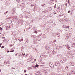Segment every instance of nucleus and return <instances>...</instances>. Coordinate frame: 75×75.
<instances>
[{"label": "nucleus", "mask_w": 75, "mask_h": 75, "mask_svg": "<svg viewBox=\"0 0 75 75\" xmlns=\"http://www.w3.org/2000/svg\"><path fill=\"white\" fill-rule=\"evenodd\" d=\"M67 48L68 50H70V47H69L68 45H67Z\"/></svg>", "instance_id": "1"}, {"label": "nucleus", "mask_w": 75, "mask_h": 75, "mask_svg": "<svg viewBox=\"0 0 75 75\" xmlns=\"http://www.w3.org/2000/svg\"><path fill=\"white\" fill-rule=\"evenodd\" d=\"M48 10H49L48 11H51V10H52V8L50 7H49L48 8Z\"/></svg>", "instance_id": "2"}, {"label": "nucleus", "mask_w": 75, "mask_h": 75, "mask_svg": "<svg viewBox=\"0 0 75 75\" xmlns=\"http://www.w3.org/2000/svg\"><path fill=\"white\" fill-rule=\"evenodd\" d=\"M38 67H39V65H38V64H36V65L34 66V68H36V67H37V68H38Z\"/></svg>", "instance_id": "3"}, {"label": "nucleus", "mask_w": 75, "mask_h": 75, "mask_svg": "<svg viewBox=\"0 0 75 75\" xmlns=\"http://www.w3.org/2000/svg\"><path fill=\"white\" fill-rule=\"evenodd\" d=\"M13 18H14L13 20H15L17 18L16 17H13Z\"/></svg>", "instance_id": "4"}, {"label": "nucleus", "mask_w": 75, "mask_h": 75, "mask_svg": "<svg viewBox=\"0 0 75 75\" xmlns=\"http://www.w3.org/2000/svg\"><path fill=\"white\" fill-rule=\"evenodd\" d=\"M23 41V39H21L20 40H19V41L20 42H21V41Z\"/></svg>", "instance_id": "5"}, {"label": "nucleus", "mask_w": 75, "mask_h": 75, "mask_svg": "<svg viewBox=\"0 0 75 75\" xmlns=\"http://www.w3.org/2000/svg\"><path fill=\"white\" fill-rule=\"evenodd\" d=\"M0 30H1V31H2L3 30V28H1V27H0Z\"/></svg>", "instance_id": "6"}, {"label": "nucleus", "mask_w": 75, "mask_h": 75, "mask_svg": "<svg viewBox=\"0 0 75 75\" xmlns=\"http://www.w3.org/2000/svg\"><path fill=\"white\" fill-rule=\"evenodd\" d=\"M72 66H74L75 65V64L74 63H73L71 64Z\"/></svg>", "instance_id": "7"}, {"label": "nucleus", "mask_w": 75, "mask_h": 75, "mask_svg": "<svg viewBox=\"0 0 75 75\" xmlns=\"http://www.w3.org/2000/svg\"><path fill=\"white\" fill-rule=\"evenodd\" d=\"M34 33H35L36 34H37V33H38V32H37V31H35Z\"/></svg>", "instance_id": "8"}, {"label": "nucleus", "mask_w": 75, "mask_h": 75, "mask_svg": "<svg viewBox=\"0 0 75 75\" xmlns=\"http://www.w3.org/2000/svg\"><path fill=\"white\" fill-rule=\"evenodd\" d=\"M14 50H11L10 51V52H14Z\"/></svg>", "instance_id": "9"}, {"label": "nucleus", "mask_w": 75, "mask_h": 75, "mask_svg": "<svg viewBox=\"0 0 75 75\" xmlns=\"http://www.w3.org/2000/svg\"><path fill=\"white\" fill-rule=\"evenodd\" d=\"M7 13H8V11H6V13H5V14H7Z\"/></svg>", "instance_id": "10"}, {"label": "nucleus", "mask_w": 75, "mask_h": 75, "mask_svg": "<svg viewBox=\"0 0 75 75\" xmlns=\"http://www.w3.org/2000/svg\"><path fill=\"white\" fill-rule=\"evenodd\" d=\"M22 55H23V56H24V55H25V53H24V54L22 53Z\"/></svg>", "instance_id": "11"}, {"label": "nucleus", "mask_w": 75, "mask_h": 75, "mask_svg": "<svg viewBox=\"0 0 75 75\" xmlns=\"http://www.w3.org/2000/svg\"><path fill=\"white\" fill-rule=\"evenodd\" d=\"M24 72H27V70L25 69V70H24Z\"/></svg>", "instance_id": "12"}, {"label": "nucleus", "mask_w": 75, "mask_h": 75, "mask_svg": "<svg viewBox=\"0 0 75 75\" xmlns=\"http://www.w3.org/2000/svg\"><path fill=\"white\" fill-rule=\"evenodd\" d=\"M4 48V46H2L1 47V48Z\"/></svg>", "instance_id": "13"}, {"label": "nucleus", "mask_w": 75, "mask_h": 75, "mask_svg": "<svg viewBox=\"0 0 75 75\" xmlns=\"http://www.w3.org/2000/svg\"><path fill=\"white\" fill-rule=\"evenodd\" d=\"M70 13V11L69 10L68 11V13Z\"/></svg>", "instance_id": "14"}, {"label": "nucleus", "mask_w": 75, "mask_h": 75, "mask_svg": "<svg viewBox=\"0 0 75 75\" xmlns=\"http://www.w3.org/2000/svg\"><path fill=\"white\" fill-rule=\"evenodd\" d=\"M18 54V53H17L16 54H15V56H17V55Z\"/></svg>", "instance_id": "15"}, {"label": "nucleus", "mask_w": 75, "mask_h": 75, "mask_svg": "<svg viewBox=\"0 0 75 75\" xmlns=\"http://www.w3.org/2000/svg\"><path fill=\"white\" fill-rule=\"evenodd\" d=\"M10 52L9 51H8L7 52L8 53V52Z\"/></svg>", "instance_id": "16"}, {"label": "nucleus", "mask_w": 75, "mask_h": 75, "mask_svg": "<svg viewBox=\"0 0 75 75\" xmlns=\"http://www.w3.org/2000/svg\"><path fill=\"white\" fill-rule=\"evenodd\" d=\"M10 18H11L9 17L8 18V19H10Z\"/></svg>", "instance_id": "17"}, {"label": "nucleus", "mask_w": 75, "mask_h": 75, "mask_svg": "<svg viewBox=\"0 0 75 75\" xmlns=\"http://www.w3.org/2000/svg\"><path fill=\"white\" fill-rule=\"evenodd\" d=\"M42 7H44V4L42 5Z\"/></svg>", "instance_id": "18"}, {"label": "nucleus", "mask_w": 75, "mask_h": 75, "mask_svg": "<svg viewBox=\"0 0 75 75\" xmlns=\"http://www.w3.org/2000/svg\"><path fill=\"white\" fill-rule=\"evenodd\" d=\"M67 28H69V26H68L67 27Z\"/></svg>", "instance_id": "19"}, {"label": "nucleus", "mask_w": 75, "mask_h": 75, "mask_svg": "<svg viewBox=\"0 0 75 75\" xmlns=\"http://www.w3.org/2000/svg\"><path fill=\"white\" fill-rule=\"evenodd\" d=\"M2 43H1V44H0V45H2Z\"/></svg>", "instance_id": "20"}, {"label": "nucleus", "mask_w": 75, "mask_h": 75, "mask_svg": "<svg viewBox=\"0 0 75 75\" xmlns=\"http://www.w3.org/2000/svg\"><path fill=\"white\" fill-rule=\"evenodd\" d=\"M36 60H37V59H35L34 60L35 61H36Z\"/></svg>", "instance_id": "21"}, {"label": "nucleus", "mask_w": 75, "mask_h": 75, "mask_svg": "<svg viewBox=\"0 0 75 75\" xmlns=\"http://www.w3.org/2000/svg\"><path fill=\"white\" fill-rule=\"evenodd\" d=\"M53 41L54 42H55V41H56V40H55V41Z\"/></svg>", "instance_id": "22"}, {"label": "nucleus", "mask_w": 75, "mask_h": 75, "mask_svg": "<svg viewBox=\"0 0 75 75\" xmlns=\"http://www.w3.org/2000/svg\"><path fill=\"white\" fill-rule=\"evenodd\" d=\"M1 23H0V26H1Z\"/></svg>", "instance_id": "23"}, {"label": "nucleus", "mask_w": 75, "mask_h": 75, "mask_svg": "<svg viewBox=\"0 0 75 75\" xmlns=\"http://www.w3.org/2000/svg\"><path fill=\"white\" fill-rule=\"evenodd\" d=\"M34 65H32V67H34Z\"/></svg>", "instance_id": "24"}, {"label": "nucleus", "mask_w": 75, "mask_h": 75, "mask_svg": "<svg viewBox=\"0 0 75 75\" xmlns=\"http://www.w3.org/2000/svg\"><path fill=\"white\" fill-rule=\"evenodd\" d=\"M9 66H10V65H8V67H9Z\"/></svg>", "instance_id": "25"}, {"label": "nucleus", "mask_w": 75, "mask_h": 75, "mask_svg": "<svg viewBox=\"0 0 75 75\" xmlns=\"http://www.w3.org/2000/svg\"><path fill=\"white\" fill-rule=\"evenodd\" d=\"M70 0H68V1L69 2V1Z\"/></svg>", "instance_id": "26"}, {"label": "nucleus", "mask_w": 75, "mask_h": 75, "mask_svg": "<svg viewBox=\"0 0 75 75\" xmlns=\"http://www.w3.org/2000/svg\"><path fill=\"white\" fill-rule=\"evenodd\" d=\"M0 72H1V70H0Z\"/></svg>", "instance_id": "27"}, {"label": "nucleus", "mask_w": 75, "mask_h": 75, "mask_svg": "<svg viewBox=\"0 0 75 75\" xmlns=\"http://www.w3.org/2000/svg\"><path fill=\"white\" fill-rule=\"evenodd\" d=\"M25 75H27V74H25Z\"/></svg>", "instance_id": "28"}, {"label": "nucleus", "mask_w": 75, "mask_h": 75, "mask_svg": "<svg viewBox=\"0 0 75 75\" xmlns=\"http://www.w3.org/2000/svg\"><path fill=\"white\" fill-rule=\"evenodd\" d=\"M66 28H67V26H66L65 27Z\"/></svg>", "instance_id": "29"}, {"label": "nucleus", "mask_w": 75, "mask_h": 75, "mask_svg": "<svg viewBox=\"0 0 75 75\" xmlns=\"http://www.w3.org/2000/svg\"><path fill=\"white\" fill-rule=\"evenodd\" d=\"M0 34H1V33L0 32Z\"/></svg>", "instance_id": "30"}, {"label": "nucleus", "mask_w": 75, "mask_h": 75, "mask_svg": "<svg viewBox=\"0 0 75 75\" xmlns=\"http://www.w3.org/2000/svg\"><path fill=\"white\" fill-rule=\"evenodd\" d=\"M0 47H1V46H0Z\"/></svg>", "instance_id": "31"}, {"label": "nucleus", "mask_w": 75, "mask_h": 75, "mask_svg": "<svg viewBox=\"0 0 75 75\" xmlns=\"http://www.w3.org/2000/svg\"><path fill=\"white\" fill-rule=\"evenodd\" d=\"M22 0V1H23L24 0Z\"/></svg>", "instance_id": "32"}, {"label": "nucleus", "mask_w": 75, "mask_h": 75, "mask_svg": "<svg viewBox=\"0 0 75 75\" xmlns=\"http://www.w3.org/2000/svg\"><path fill=\"white\" fill-rule=\"evenodd\" d=\"M45 13H46V12H45Z\"/></svg>", "instance_id": "33"}]
</instances>
